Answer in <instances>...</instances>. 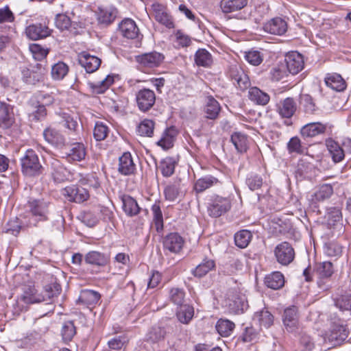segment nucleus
<instances>
[{
	"label": "nucleus",
	"mask_w": 351,
	"mask_h": 351,
	"mask_svg": "<svg viewBox=\"0 0 351 351\" xmlns=\"http://www.w3.org/2000/svg\"><path fill=\"white\" fill-rule=\"evenodd\" d=\"M28 210L27 216L28 220L25 225L27 226H36L40 221L48 220L49 203L40 199H33L27 203Z\"/></svg>",
	"instance_id": "1"
},
{
	"label": "nucleus",
	"mask_w": 351,
	"mask_h": 351,
	"mask_svg": "<svg viewBox=\"0 0 351 351\" xmlns=\"http://www.w3.org/2000/svg\"><path fill=\"white\" fill-rule=\"evenodd\" d=\"M21 171L26 176L35 177L42 173L43 167L38 156L32 149L26 150L20 159Z\"/></svg>",
	"instance_id": "2"
},
{
	"label": "nucleus",
	"mask_w": 351,
	"mask_h": 351,
	"mask_svg": "<svg viewBox=\"0 0 351 351\" xmlns=\"http://www.w3.org/2000/svg\"><path fill=\"white\" fill-rule=\"evenodd\" d=\"M226 306L230 313L234 314L243 313L248 308L245 294L236 289H230L227 293Z\"/></svg>",
	"instance_id": "3"
},
{
	"label": "nucleus",
	"mask_w": 351,
	"mask_h": 351,
	"mask_svg": "<svg viewBox=\"0 0 351 351\" xmlns=\"http://www.w3.org/2000/svg\"><path fill=\"white\" fill-rule=\"evenodd\" d=\"M232 207V201L229 197L215 195L212 197L207 207L210 217L217 218L228 212Z\"/></svg>",
	"instance_id": "4"
},
{
	"label": "nucleus",
	"mask_w": 351,
	"mask_h": 351,
	"mask_svg": "<svg viewBox=\"0 0 351 351\" xmlns=\"http://www.w3.org/2000/svg\"><path fill=\"white\" fill-rule=\"evenodd\" d=\"M276 261L282 265H289L295 258V251L292 245L287 241L282 242L274 248Z\"/></svg>",
	"instance_id": "5"
},
{
	"label": "nucleus",
	"mask_w": 351,
	"mask_h": 351,
	"mask_svg": "<svg viewBox=\"0 0 351 351\" xmlns=\"http://www.w3.org/2000/svg\"><path fill=\"white\" fill-rule=\"evenodd\" d=\"M228 76L234 85L242 91L247 90L251 85L248 75L237 64L230 66Z\"/></svg>",
	"instance_id": "6"
},
{
	"label": "nucleus",
	"mask_w": 351,
	"mask_h": 351,
	"mask_svg": "<svg viewBox=\"0 0 351 351\" xmlns=\"http://www.w3.org/2000/svg\"><path fill=\"white\" fill-rule=\"evenodd\" d=\"M62 194L69 202L81 204L90 197L87 189L78 185L71 184L63 189Z\"/></svg>",
	"instance_id": "7"
},
{
	"label": "nucleus",
	"mask_w": 351,
	"mask_h": 351,
	"mask_svg": "<svg viewBox=\"0 0 351 351\" xmlns=\"http://www.w3.org/2000/svg\"><path fill=\"white\" fill-rule=\"evenodd\" d=\"M299 310L296 306H291L284 310L282 315V324L289 332H295L299 327Z\"/></svg>",
	"instance_id": "8"
},
{
	"label": "nucleus",
	"mask_w": 351,
	"mask_h": 351,
	"mask_svg": "<svg viewBox=\"0 0 351 351\" xmlns=\"http://www.w3.org/2000/svg\"><path fill=\"white\" fill-rule=\"evenodd\" d=\"M46 73L47 69L40 63H37L31 69H24L22 71L23 81L31 85L43 82Z\"/></svg>",
	"instance_id": "9"
},
{
	"label": "nucleus",
	"mask_w": 351,
	"mask_h": 351,
	"mask_svg": "<svg viewBox=\"0 0 351 351\" xmlns=\"http://www.w3.org/2000/svg\"><path fill=\"white\" fill-rule=\"evenodd\" d=\"M164 59V55L157 51L143 53L136 57L139 66L145 69L158 67L163 62Z\"/></svg>",
	"instance_id": "10"
},
{
	"label": "nucleus",
	"mask_w": 351,
	"mask_h": 351,
	"mask_svg": "<svg viewBox=\"0 0 351 351\" xmlns=\"http://www.w3.org/2000/svg\"><path fill=\"white\" fill-rule=\"evenodd\" d=\"M136 101L141 112H147L154 106L156 101V94L151 89L142 88L136 94Z\"/></svg>",
	"instance_id": "11"
},
{
	"label": "nucleus",
	"mask_w": 351,
	"mask_h": 351,
	"mask_svg": "<svg viewBox=\"0 0 351 351\" xmlns=\"http://www.w3.org/2000/svg\"><path fill=\"white\" fill-rule=\"evenodd\" d=\"M184 243V239L178 232H171L163 238V250L165 252L178 254L182 249Z\"/></svg>",
	"instance_id": "12"
},
{
	"label": "nucleus",
	"mask_w": 351,
	"mask_h": 351,
	"mask_svg": "<svg viewBox=\"0 0 351 351\" xmlns=\"http://www.w3.org/2000/svg\"><path fill=\"white\" fill-rule=\"evenodd\" d=\"M62 158L68 162L82 161L85 159L86 149L84 145L82 143H75L71 145L68 150H62L61 152Z\"/></svg>",
	"instance_id": "13"
},
{
	"label": "nucleus",
	"mask_w": 351,
	"mask_h": 351,
	"mask_svg": "<svg viewBox=\"0 0 351 351\" xmlns=\"http://www.w3.org/2000/svg\"><path fill=\"white\" fill-rule=\"evenodd\" d=\"M348 331L343 324H333L326 335V339L334 345L339 344L346 339Z\"/></svg>",
	"instance_id": "14"
},
{
	"label": "nucleus",
	"mask_w": 351,
	"mask_h": 351,
	"mask_svg": "<svg viewBox=\"0 0 351 351\" xmlns=\"http://www.w3.org/2000/svg\"><path fill=\"white\" fill-rule=\"evenodd\" d=\"M25 33L29 38L36 40L49 36L51 29L46 23H32L26 27Z\"/></svg>",
	"instance_id": "15"
},
{
	"label": "nucleus",
	"mask_w": 351,
	"mask_h": 351,
	"mask_svg": "<svg viewBox=\"0 0 351 351\" xmlns=\"http://www.w3.org/2000/svg\"><path fill=\"white\" fill-rule=\"evenodd\" d=\"M43 136L49 144L59 149H63L66 145V140L64 135L55 128L49 127L44 130Z\"/></svg>",
	"instance_id": "16"
},
{
	"label": "nucleus",
	"mask_w": 351,
	"mask_h": 351,
	"mask_svg": "<svg viewBox=\"0 0 351 351\" xmlns=\"http://www.w3.org/2000/svg\"><path fill=\"white\" fill-rule=\"evenodd\" d=\"M276 110L282 118L290 119L297 110V104L291 97L280 101L276 105Z\"/></svg>",
	"instance_id": "17"
},
{
	"label": "nucleus",
	"mask_w": 351,
	"mask_h": 351,
	"mask_svg": "<svg viewBox=\"0 0 351 351\" xmlns=\"http://www.w3.org/2000/svg\"><path fill=\"white\" fill-rule=\"evenodd\" d=\"M79 62L82 66H83L87 73H91L96 71L100 64L101 60L95 56L90 55L86 51H82L79 55Z\"/></svg>",
	"instance_id": "18"
},
{
	"label": "nucleus",
	"mask_w": 351,
	"mask_h": 351,
	"mask_svg": "<svg viewBox=\"0 0 351 351\" xmlns=\"http://www.w3.org/2000/svg\"><path fill=\"white\" fill-rule=\"evenodd\" d=\"M285 61L287 70L292 75L298 73L304 67L303 57L296 51L288 53Z\"/></svg>",
	"instance_id": "19"
},
{
	"label": "nucleus",
	"mask_w": 351,
	"mask_h": 351,
	"mask_svg": "<svg viewBox=\"0 0 351 351\" xmlns=\"http://www.w3.org/2000/svg\"><path fill=\"white\" fill-rule=\"evenodd\" d=\"M327 128L326 124L320 122H312L304 125L300 130L301 135L304 137H315L324 134Z\"/></svg>",
	"instance_id": "20"
},
{
	"label": "nucleus",
	"mask_w": 351,
	"mask_h": 351,
	"mask_svg": "<svg viewBox=\"0 0 351 351\" xmlns=\"http://www.w3.org/2000/svg\"><path fill=\"white\" fill-rule=\"evenodd\" d=\"M121 199L122 209L128 217H132L140 213L141 208L134 198L128 195H123Z\"/></svg>",
	"instance_id": "21"
},
{
	"label": "nucleus",
	"mask_w": 351,
	"mask_h": 351,
	"mask_svg": "<svg viewBox=\"0 0 351 351\" xmlns=\"http://www.w3.org/2000/svg\"><path fill=\"white\" fill-rule=\"evenodd\" d=\"M119 172L124 176L132 174L135 171V165L130 152H125L119 160Z\"/></svg>",
	"instance_id": "22"
},
{
	"label": "nucleus",
	"mask_w": 351,
	"mask_h": 351,
	"mask_svg": "<svg viewBox=\"0 0 351 351\" xmlns=\"http://www.w3.org/2000/svg\"><path fill=\"white\" fill-rule=\"evenodd\" d=\"M253 319L261 328H269L274 324V317L267 308H263L254 313Z\"/></svg>",
	"instance_id": "23"
},
{
	"label": "nucleus",
	"mask_w": 351,
	"mask_h": 351,
	"mask_svg": "<svg viewBox=\"0 0 351 351\" xmlns=\"http://www.w3.org/2000/svg\"><path fill=\"white\" fill-rule=\"evenodd\" d=\"M76 180L81 185L88 186L95 191L101 188V182L99 178L95 173H77L76 175Z\"/></svg>",
	"instance_id": "24"
},
{
	"label": "nucleus",
	"mask_w": 351,
	"mask_h": 351,
	"mask_svg": "<svg viewBox=\"0 0 351 351\" xmlns=\"http://www.w3.org/2000/svg\"><path fill=\"white\" fill-rule=\"evenodd\" d=\"M221 111L219 103L211 95L206 97L204 112L208 119H216Z\"/></svg>",
	"instance_id": "25"
},
{
	"label": "nucleus",
	"mask_w": 351,
	"mask_h": 351,
	"mask_svg": "<svg viewBox=\"0 0 351 351\" xmlns=\"http://www.w3.org/2000/svg\"><path fill=\"white\" fill-rule=\"evenodd\" d=\"M51 177L55 182L60 183L67 180L68 170L62 165L59 160H53L51 163Z\"/></svg>",
	"instance_id": "26"
},
{
	"label": "nucleus",
	"mask_w": 351,
	"mask_h": 351,
	"mask_svg": "<svg viewBox=\"0 0 351 351\" xmlns=\"http://www.w3.org/2000/svg\"><path fill=\"white\" fill-rule=\"evenodd\" d=\"M84 260L85 262L89 265L105 266L108 263L110 257L108 254L104 253H101L97 251H90L86 254Z\"/></svg>",
	"instance_id": "27"
},
{
	"label": "nucleus",
	"mask_w": 351,
	"mask_h": 351,
	"mask_svg": "<svg viewBox=\"0 0 351 351\" xmlns=\"http://www.w3.org/2000/svg\"><path fill=\"white\" fill-rule=\"evenodd\" d=\"M264 283L268 288L278 290L284 286L285 277L281 272L274 271L265 276Z\"/></svg>",
	"instance_id": "28"
},
{
	"label": "nucleus",
	"mask_w": 351,
	"mask_h": 351,
	"mask_svg": "<svg viewBox=\"0 0 351 351\" xmlns=\"http://www.w3.org/2000/svg\"><path fill=\"white\" fill-rule=\"evenodd\" d=\"M248 98L250 101L257 105L265 106L269 101V95L262 91L260 88L254 86L251 87L248 91Z\"/></svg>",
	"instance_id": "29"
},
{
	"label": "nucleus",
	"mask_w": 351,
	"mask_h": 351,
	"mask_svg": "<svg viewBox=\"0 0 351 351\" xmlns=\"http://www.w3.org/2000/svg\"><path fill=\"white\" fill-rule=\"evenodd\" d=\"M21 299L25 304H34L44 302L45 297L38 293L34 287L28 286L25 288Z\"/></svg>",
	"instance_id": "30"
},
{
	"label": "nucleus",
	"mask_w": 351,
	"mask_h": 351,
	"mask_svg": "<svg viewBox=\"0 0 351 351\" xmlns=\"http://www.w3.org/2000/svg\"><path fill=\"white\" fill-rule=\"evenodd\" d=\"M327 223L330 227L343 226V215L340 208H329L326 215Z\"/></svg>",
	"instance_id": "31"
},
{
	"label": "nucleus",
	"mask_w": 351,
	"mask_h": 351,
	"mask_svg": "<svg viewBox=\"0 0 351 351\" xmlns=\"http://www.w3.org/2000/svg\"><path fill=\"white\" fill-rule=\"evenodd\" d=\"M219 184H221V182L218 178L208 175L198 179L195 183L194 189L197 193H202Z\"/></svg>",
	"instance_id": "32"
},
{
	"label": "nucleus",
	"mask_w": 351,
	"mask_h": 351,
	"mask_svg": "<svg viewBox=\"0 0 351 351\" xmlns=\"http://www.w3.org/2000/svg\"><path fill=\"white\" fill-rule=\"evenodd\" d=\"M325 83L327 86L336 91H342L346 87L345 80L338 73L328 74L325 77Z\"/></svg>",
	"instance_id": "33"
},
{
	"label": "nucleus",
	"mask_w": 351,
	"mask_h": 351,
	"mask_svg": "<svg viewBox=\"0 0 351 351\" xmlns=\"http://www.w3.org/2000/svg\"><path fill=\"white\" fill-rule=\"evenodd\" d=\"M334 272L331 262L324 261L317 263L314 269L313 274L317 276L319 280L330 278Z\"/></svg>",
	"instance_id": "34"
},
{
	"label": "nucleus",
	"mask_w": 351,
	"mask_h": 351,
	"mask_svg": "<svg viewBox=\"0 0 351 351\" xmlns=\"http://www.w3.org/2000/svg\"><path fill=\"white\" fill-rule=\"evenodd\" d=\"M95 12L98 22H113L118 16L117 9L112 6L106 9L98 8Z\"/></svg>",
	"instance_id": "35"
},
{
	"label": "nucleus",
	"mask_w": 351,
	"mask_h": 351,
	"mask_svg": "<svg viewBox=\"0 0 351 351\" xmlns=\"http://www.w3.org/2000/svg\"><path fill=\"white\" fill-rule=\"evenodd\" d=\"M326 144L332 160L335 162H339L344 158V150L336 141L329 138L326 140Z\"/></svg>",
	"instance_id": "36"
},
{
	"label": "nucleus",
	"mask_w": 351,
	"mask_h": 351,
	"mask_svg": "<svg viewBox=\"0 0 351 351\" xmlns=\"http://www.w3.org/2000/svg\"><path fill=\"white\" fill-rule=\"evenodd\" d=\"M248 0H221L220 7L224 13L239 10L247 4Z\"/></svg>",
	"instance_id": "37"
},
{
	"label": "nucleus",
	"mask_w": 351,
	"mask_h": 351,
	"mask_svg": "<svg viewBox=\"0 0 351 351\" xmlns=\"http://www.w3.org/2000/svg\"><path fill=\"white\" fill-rule=\"evenodd\" d=\"M176 134V130L173 127L167 128L163 132L160 139L157 142V145L163 149L171 148L173 146Z\"/></svg>",
	"instance_id": "38"
},
{
	"label": "nucleus",
	"mask_w": 351,
	"mask_h": 351,
	"mask_svg": "<svg viewBox=\"0 0 351 351\" xmlns=\"http://www.w3.org/2000/svg\"><path fill=\"white\" fill-rule=\"evenodd\" d=\"M100 298L101 295L97 291L85 289L81 291L78 300L84 304L93 306L97 304Z\"/></svg>",
	"instance_id": "39"
},
{
	"label": "nucleus",
	"mask_w": 351,
	"mask_h": 351,
	"mask_svg": "<svg viewBox=\"0 0 351 351\" xmlns=\"http://www.w3.org/2000/svg\"><path fill=\"white\" fill-rule=\"evenodd\" d=\"M231 141L238 152H245L248 148V139L247 135L240 132H234L231 135Z\"/></svg>",
	"instance_id": "40"
},
{
	"label": "nucleus",
	"mask_w": 351,
	"mask_h": 351,
	"mask_svg": "<svg viewBox=\"0 0 351 351\" xmlns=\"http://www.w3.org/2000/svg\"><path fill=\"white\" fill-rule=\"evenodd\" d=\"M215 267V263L212 259L204 258L193 271L194 276L202 278Z\"/></svg>",
	"instance_id": "41"
},
{
	"label": "nucleus",
	"mask_w": 351,
	"mask_h": 351,
	"mask_svg": "<svg viewBox=\"0 0 351 351\" xmlns=\"http://www.w3.org/2000/svg\"><path fill=\"white\" fill-rule=\"evenodd\" d=\"M60 335L64 342L71 341L76 335V326L74 321L67 320L64 322L61 327Z\"/></svg>",
	"instance_id": "42"
},
{
	"label": "nucleus",
	"mask_w": 351,
	"mask_h": 351,
	"mask_svg": "<svg viewBox=\"0 0 351 351\" xmlns=\"http://www.w3.org/2000/svg\"><path fill=\"white\" fill-rule=\"evenodd\" d=\"M152 12L157 22H171V16L165 5L158 3H153Z\"/></svg>",
	"instance_id": "43"
},
{
	"label": "nucleus",
	"mask_w": 351,
	"mask_h": 351,
	"mask_svg": "<svg viewBox=\"0 0 351 351\" xmlns=\"http://www.w3.org/2000/svg\"><path fill=\"white\" fill-rule=\"evenodd\" d=\"M114 82L113 76L107 75L105 79L97 82H89V87L91 88L93 93L101 94L104 93L111 84Z\"/></svg>",
	"instance_id": "44"
},
{
	"label": "nucleus",
	"mask_w": 351,
	"mask_h": 351,
	"mask_svg": "<svg viewBox=\"0 0 351 351\" xmlns=\"http://www.w3.org/2000/svg\"><path fill=\"white\" fill-rule=\"evenodd\" d=\"M152 212L153 214V221L158 232H160L163 230V216L160 208V201H156L152 206Z\"/></svg>",
	"instance_id": "45"
},
{
	"label": "nucleus",
	"mask_w": 351,
	"mask_h": 351,
	"mask_svg": "<svg viewBox=\"0 0 351 351\" xmlns=\"http://www.w3.org/2000/svg\"><path fill=\"white\" fill-rule=\"evenodd\" d=\"M260 27L265 32L281 36L287 30V23H259Z\"/></svg>",
	"instance_id": "46"
},
{
	"label": "nucleus",
	"mask_w": 351,
	"mask_h": 351,
	"mask_svg": "<svg viewBox=\"0 0 351 351\" xmlns=\"http://www.w3.org/2000/svg\"><path fill=\"white\" fill-rule=\"evenodd\" d=\"M234 239L235 245L241 249H244L251 241L252 234L250 230H241L234 234Z\"/></svg>",
	"instance_id": "47"
},
{
	"label": "nucleus",
	"mask_w": 351,
	"mask_h": 351,
	"mask_svg": "<svg viewBox=\"0 0 351 351\" xmlns=\"http://www.w3.org/2000/svg\"><path fill=\"white\" fill-rule=\"evenodd\" d=\"M313 165L304 160H300L297 165L295 176L300 179L311 178Z\"/></svg>",
	"instance_id": "48"
},
{
	"label": "nucleus",
	"mask_w": 351,
	"mask_h": 351,
	"mask_svg": "<svg viewBox=\"0 0 351 351\" xmlns=\"http://www.w3.org/2000/svg\"><path fill=\"white\" fill-rule=\"evenodd\" d=\"M195 62L197 66L208 67L213 62L212 56L206 49H199L195 54Z\"/></svg>",
	"instance_id": "49"
},
{
	"label": "nucleus",
	"mask_w": 351,
	"mask_h": 351,
	"mask_svg": "<svg viewBox=\"0 0 351 351\" xmlns=\"http://www.w3.org/2000/svg\"><path fill=\"white\" fill-rule=\"evenodd\" d=\"M194 315V308L190 305L181 306L176 313V317L180 322L187 324L192 319Z\"/></svg>",
	"instance_id": "50"
},
{
	"label": "nucleus",
	"mask_w": 351,
	"mask_h": 351,
	"mask_svg": "<svg viewBox=\"0 0 351 351\" xmlns=\"http://www.w3.org/2000/svg\"><path fill=\"white\" fill-rule=\"evenodd\" d=\"M235 327L234 324L228 320L220 319L217 321L215 328L218 333L223 337L230 336Z\"/></svg>",
	"instance_id": "51"
},
{
	"label": "nucleus",
	"mask_w": 351,
	"mask_h": 351,
	"mask_svg": "<svg viewBox=\"0 0 351 351\" xmlns=\"http://www.w3.org/2000/svg\"><path fill=\"white\" fill-rule=\"evenodd\" d=\"M119 29L122 35L129 39L136 38L139 33L136 23H119Z\"/></svg>",
	"instance_id": "52"
},
{
	"label": "nucleus",
	"mask_w": 351,
	"mask_h": 351,
	"mask_svg": "<svg viewBox=\"0 0 351 351\" xmlns=\"http://www.w3.org/2000/svg\"><path fill=\"white\" fill-rule=\"evenodd\" d=\"M176 167V161L171 157H166L160 161L159 168L165 177H170L173 174Z\"/></svg>",
	"instance_id": "53"
},
{
	"label": "nucleus",
	"mask_w": 351,
	"mask_h": 351,
	"mask_svg": "<svg viewBox=\"0 0 351 351\" xmlns=\"http://www.w3.org/2000/svg\"><path fill=\"white\" fill-rule=\"evenodd\" d=\"M154 122L151 119L143 120L137 128V132L140 136L151 137L154 134Z\"/></svg>",
	"instance_id": "54"
},
{
	"label": "nucleus",
	"mask_w": 351,
	"mask_h": 351,
	"mask_svg": "<svg viewBox=\"0 0 351 351\" xmlns=\"http://www.w3.org/2000/svg\"><path fill=\"white\" fill-rule=\"evenodd\" d=\"M61 286L56 282H51L49 285H46L44 287L43 295L45 297V300H50L55 297H57L61 292Z\"/></svg>",
	"instance_id": "55"
},
{
	"label": "nucleus",
	"mask_w": 351,
	"mask_h": 351,
	"mask_svg": "<svg viewBox=\"0 0 351 351\" xmlns=\"http://www.w3.org/2000/svg\"><path fill=\"white\" fill-rule=\"evenodd\" d=\"M69 71V66L63 62H58L51 67V77L53 80L63 79Z\"/></svg>",
	"instance_id": "56"
},
{
	"label": "nucleus",
	"mask_w": 351,
	"mask_h": 351,
	"mask_svg": "<svg viewBox=\"0 0 351 351\" xmlns=\"http://www.w3.org/2000/svg\"><path fill=\"white\" fill-rule=\"evenodd\" d=\"M109 132L110 129L106 124L97 121L93 130V136L97 141H101L107 137Z\"/></svg>",
	"instance_id": "57"
},
{
	"label": "nucleus",
	"mask_w": 351,
	"mask_h": 351,
	"mask_svg": "<svg viewBox=\"0 0 351 351\" xmlns=\"http://www.w3.org/2000/svg\"><path fill=\"white\" fill-rule=\"evenodd\" d=\"M166 330L160 326H154L147 335V341L152 343L159 342L165 339Z\"/></svg>",
	"instance_id": "58"
},
{
	"label": "nucleus",
	"mask_w": 351,
	"mask_h": 351,
	"mask_svg": "<svg viewBox=\"0 0 351 351\" xmlns=\"http://www.w3.org/2000/svg\"><path fill=\"white\" fill-rule=\"evenodd\" d=\"M324 250V253L330 257H338L342 254V246L335 241L326 243Z\"/></svg>",
	"instance_id": "59"
},
{
	"label": "nucleus",
	"mask_w": 351,
	"mask_h": 351,
	"mask_svg": "<svg viewBox=\"0 0 351 351\" xmlns=\"http://www.w3.org/2000/svg\"><path fill=\"white\" fill-rule=\"evenodd\" d=\"M245 182L251 191L258 190L261 189L263 184L262 176L254 173H251L247 175Z\"/></svg>",
	"instance_id": "60"
},
{
	"label": "nucleus",
	"mask_w": 351,
	"mask_h": 351,
	"mask_svg": "<svg viewBox=\"0 0 351 351\" xmlns=\"http://www.w3.org/2000/svg\"><path fill=\"white\" fill-rule=\"evenodd\" d=\"M333 193L332 186L329 184H325L319 186L315 193L314 197L317 201H324L329 198Z\"/></svg>",
	"instance_id": "61"
},
{
	"label": "nucleus",
	"mask_w": 351,
	"mask_h": 351,
	"mask_svg": "<svg viewBox=\"0 0 351 351\" xmlns=\"http://www.w3.org/2000/svg\"><path fill=\"white\" fill-rule=\"evenodd\" d=\"M300 104L308 114H313L316 110V106L312 97L308 94H302L300 97Z\"/></svg>",
	"instance_id": "62"
},
{
	"label": "nucleus",
	"mask_w": 351,
	"mask_h": 351,
	"mask_svg": "<svg viewBox=\"0 0 351 351\" xmlns=\"http://www.w3.org/2000/svg\"><path fill=\"white\" fill-rule=\"evenodd\" d=\"M63 125L71 131L76 132L78 128L77 117L68 113H63L61 116Z\"/></svg>",
	"instance_id": "63"
},
{
	"label": "nucleus",
	"mask_w": 351,
	"mask_h": 351,
	"mask_svg": "<svg viewBox=\"0 0 351 351\" xmlns=\"http://www.w3.org/2000/svg\"><path fill=\"white\" fill-rule=\"evenodd\" d=\"M335 305L341 311H351V295H343L335 299Z\"/></svg>",
	"instance_id": "64"
}]
</instances>
